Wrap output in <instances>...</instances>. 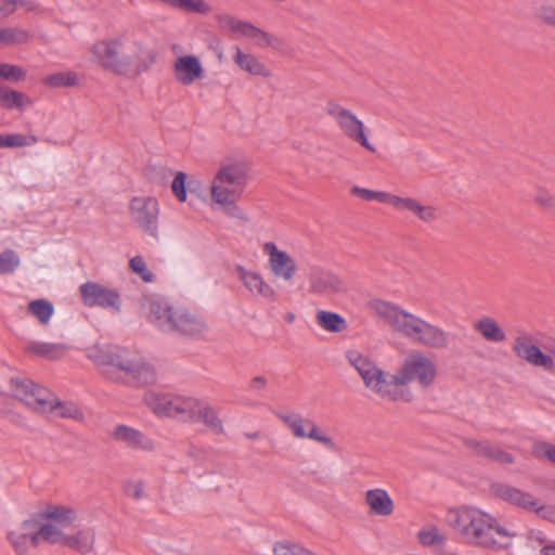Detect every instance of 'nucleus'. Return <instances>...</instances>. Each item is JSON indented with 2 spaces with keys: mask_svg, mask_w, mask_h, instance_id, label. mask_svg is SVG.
I'll list each match as a JSON object with an SVG mask.
<instances>
[{
  "mask_svg": "<svg viewBox=\"0 0 555 555\" xmlns=\"http://www.w3.org/2000/svg\"><path fill=\"white\" fill-rule=\"evenodd\" d=\"M545 456L552 462L555 464V447L553 446H550L547 447V449L545 450Z\"/></svg>",
  "mask_w": 555,
  "mask_h": 555,
  "instance_id": "680f3d73",
  "label": "nucleus"
},
{
  "mask_svg": "<svg viewBox=\"0 0 555 555\" xmlns=\"http://www.w3.org/2000/svg\"><path fill=\"white\" fill-rule=\"evenodd\" d=\"M248 438H250V439H257V438H258V434H257V433H255V434L248 435Z\"/></svg>",
  "mask_w": 555,
  "mask_h": 555,
  "instance_id": "69168bd1",
  "label": "nucleus"
},
{
  "mask_svg": "<svg viewBox=\"0 0 555 555\" xmlns=\"http://www.w3.org/2000/svg\"><path fill=\"white\" fill-rule=\"evenodd\" d=\"M129 266L131 270L139 274L140 278L145 282H153L154 281V274L146 269L145 261L143 257L135 256L130 259Z\"/></svg>",
  "mask_w": 555,
  "mask_h": 555,
  "instance_id": "3c124183",
  "label": "nucleus"
},
{
  "mask_svg": "<svg viewBox=\"0 0 555 555\" xmlns=\"http://www.w3.org/2000/svg\"><path fill=\"white\" fill-rule=\"evenodd\" d=\"M129 215L133 224L145 235L159 236V204L152 196H134L129 203Z\"/></svg>",
  "mask_w": 555,
  "mask_h": 555,
  "instance_id": "f8f14e48",
  "label": "nucleus"
},
{
  "mask_svg": "<svg viewBox=\"0 0 555 555\" xmlns=\"http://www.w3.org/2000/svg\"><path fill=\"white\" fill-rule=\"evenodd\" d=\"M27 309L41 324H47L54 312L52 302L43 298L31 300Z\"/></svg>",
  "mask_w": 555,
  "mask_h": 555,
  "instance_id": "4c0bfd02",
  "label": "nucleus"
},
{
  "mask_svg": "<svg viewBox=\"0 0 555 555\" xmlns=\"http://www.w3.org/2000/svg\"><path fill=\"white\" fill-rule=\"evenodd\" d=\"M247 171L244 163L222 165L216 173L211 188H220L230 194H242L247 181Z\"/></svg>",
  "mask_w": 555,
  "mask_h": 555,
  "instance_id": "2eb2a0df",
  "label": "nucleus"
},
{
  "mask_svg": "<svg viewBox=\"0 0 555 555\" xmlns=\"http://www.w3.org/2000/svg\"><path fill=\"white\" fill-rule=\"evenodd\" d=\"M273 555H315L304 546L289 541L276 542L273 546Z\"/></svg>",
  "mask_w": 555,
  "mask_h": 555,
  "instance_id": "a18cd8bd",
  "label": "nucleus"
},
{
  "mask_svg": "<svg viewBox=\"0 0 555 555\" xmlns=\"http://www.w3.org/2000/svg\"><path fill=\"white\" fill-rule=\"evenodd\" d=\"M236 271L240 280L254 296H259L269 302L275 301L274 288L262 279L260 273L246 270L242 266H237Z\"/></svg>",
  "mask_w": 555,
  "mask_h": 555,
  "instance_id": "4be33fe9",
  "label": "nucleus"
},
{
  "mask_svg": "<svg viewBox=\"0 0 555 555\" xmlns=\"http://www.w3.org/2000/svg\"><path fill=\"white\" fill-rule=\"evenodd\" d=\"M490 491L495 498L526 511H531L537 506V500L532 494L507 483L493 482L490 486Z\"/></svg>",
  "mask_w": 555,
  "mask_h": 555,
  "instance_id": "6ab92c4d",
  "label": "nucleus"
},
{
  "mask_svg": "<svg viewBox=\"0 0 555 555\" xmlns=\"http://www.w3.org/2000/svg\"><path fill=\"white\" fill-rule=\"evenodd\" d=\"M325 112L345 137L371 153L376 152L375 146L367 139L363 121L354 113L332 100L326 102Z\"/></svg>",
  "mask_w": 555,
  "mask_h": 555,
  "instance_id": "9d476101",
  "label": "nucleus"
},
{
  "mask_svg": "<svg viewBox=\"0 0 555 555\" xmlns=\"http://www.w3.org/2000/svg\"><path fill=\"white\" fill-rule=\"evenodd\" d=\"M372 308L393 332L417 345L437 350L447 349L450 345V334L447 331L397 305L374 300Z\"/></svg>",
  "mask_w": 555,
  "mask_h": 555,
  "instance_id": "f03ea898",
  "label": "nucleus"
},
{
  "mask_svg": "<svg viewBox=\"0 0 555 555\" xmlns=\"http://www.w3.org/2000/svg\"><path fill=\"white\" fill-rule=\"evenodd\" d=\"M540 555H555V545H545L541 550Z\"/></svg>",
  "mask_w": 555,
  "mask_h": 555,
  "instance_id": "e2e57ef3",
  "label": "nucleus"
},
{
  "mask_svg": "<svg viewBox=\"0 0 555 555\" xmlns=\"http://www.w3.org/2000/svg\"><path fill=\"white\" fill-rule=\"evenodd\" d=\"M31 104L33 101L27 94L11 89L10 87L0 82V107L4 109H18L22 112Z\"/></svg>",
  "mask_w": 555,
  "mask_h": 555,
  "instance_id": "c85d7f7f",
  "label": "nucleus"
},
{
  "mask_svg": "<svg viewBox=\"0 0 555 555\" xmlns=\"http://www.w3.org/2000/svg\"><path fill=\"white\" fill-rule=\"evenodd\" d=\"M464 444L473 455L478 457H482L500 464H513L515 461L511 453L502 450L488 440L467 438L464 440Z\"/></svg>",
  "mask_w": 555,
  "mask_h": 555,
  "instance_id": "aec40b11",
  "label": "nucleus"
},
{
  "mask_svg": "<svg viewBox=\"0 0 555 555\" xmlns=\"http://www.w3.org/2000/svg\"><path fill=\"white\" fill-rule=\"evenodd\" d=\"M218 22L221 27L229 28L232 31L238 33L241 35H243L245 26L247 25V22L236 20L230 14L218 15Z\"/></svg>",
  "mask_w": 555,
  "mask_h": 555,
  "instance_id": "603ef678",
  "label": "nucleus"
},
{
  "mask_svg": "<svg viewBox=\"0 0 555 555\" xmlns=\"http://www.w3.org/2000/svg\"><path fill=\"white\" fill-rule=\"evenodd\" d=\"M348 291L343 278L331 270L313 267L309 273V293L320 296H333Z\"/></svg>",
  "mask_w": 555,
  "mask_h": 555,
  "instance_id": "ddd939ff",
  "label": "nucleus"
},
{
  "mask_svg": "<svg viewBox=\"0 0 555 555\" xmlns=\"http://www.w3.org/2000/svg\"><path fill=\"white\" fill-rule=\"evenodd\" d=\"M276 416L292 430L296 438H309L328 448L334 447L332 438L324 435L312 420L305 418L300 414H286L282 412L276 413Z\"/></svg>",
  "mask_w": 555,
  "mask_h": 555,
  "instance_id": "4468645a",
  "label": "nucleus"
},
{
  "mask_svg": "<svg viewBox=\"0 0 555 555\" xmlns=\"http://www.w3.org/2000/svg\"><path fill=\"white\" fill-rule=\"evenodd\" d=\"M268 387V379L263 375L253 377L248 383L249 391L256 395H262Z\"/></svg>",
  "mask_w": 555,
  "mask_h": 555,
  "instance_id": "13d9d810",
  "label": "nucleus"
},
{
  "mask_svg": "<svg viewBox=\"0 0 555 555\" xmlns=\"http://www.w3.org/2000/svg\"><path fill=\"white\" fill-rule=\"evenodd\" d=\"M532 511H534L540 517H542L544 519L555 521V506H552V505H550V506L541 505L540 506L539 502L537 501V506Z\"/></svg>",
  "mask_w": 555,
  "mask_h": 555,
  "instance_id": "bf43d9fd",
  "label": "nucleus"
},
{
  "mask_svg": "<svg viewBox=\"0 0 555 555\" xmlns=\"http://www.w3.org/2000/svg\"><path fill=\"white\" fill-rule=\"evenodd\" d=\"M238 196H241V194H230V192L220 188H211L212 201L222 205L228 216L248 222L249 218L247 214L235 204V198Z\"/></svg>",
  "mask_w": 555,
  "mask_h": 555,
  "instance_id": "cd10ccee",
  "label": "nucleus"
},
{
  "mask_svg": "<svg viewBox=\"0 0 555 555\" xmlns=\"http://www.w3.org/2000/svg\"><path fill=\"white\" fill-rule=\"evenodd\" d=\"M43 82L46 86L51 88H68L74 87L78 83V76L76 73L66 70V72H59L51 75H48Z\"/></svg>",
  "mask_w": 555,
  "mask_h": 555,
  "instance_id": "ea45409f",
  "label": "nucleus"
},
{
  "mask_svg": "<svg viewBox=\"0 0 555 555\" xmlns=\"http://www.w3.org/2000/svg\"><path fill=\"white\" fill-rule=\"evenodd\" d=\"M350 192L352 195L359 196L364 201H377L380 203L390 204L391 206L393 205L396 197V195L387 192L373 191L361 186H353Z\"/></svg>",
  "mask_w": 555,
  "mask_h": 555,
  "instance_id": "79ce46f5",
  "label": "nucleus"
},
{
  "mask_svg": "<svg viewBox=\"0 0 555 555\" xmlns=\"http://www.w3.org/2000/svg\"><path fill=\"white\" fill-rule=\"evenodd\" d=\"M80 294L87 306L119 309L120 297L115 289L106 288L94 282H87L80 286Z\"/></svg>",
  "mask_w": 555,
  "mask_h": 555,
  "instance_id": "f3484780",
  "label": "nucleus"
},
{
  "mask_svg": "<svg viewBox=\"0 0 555 555\" xmlns=\"http://www.w3.org/2000/svg\"><path fill=\"white\" fill-rule=\"evenodd\" d=\"M144 401L158 415L176 417L183 422L195 418L197 400L194 398L150 391L145 393Z\"/></svg>",
  "mask_w": 555,
  "mask_h": 555,
  "instance_id": "1a4fd4ad",
  "label": "nucleus"
},
{
  "mask_svg": "<svg viewBox=\"0 0 555 555\" xmlns=\"http://www.w3.org/2000/svg\"><path fill=\"white\" fill-rule=\"evenodd\" d=\"M144 488L145 483L142 480H129L124 486L126 495L137 501L145 496Z\"/></svg>",
  "mask_w": 555,
  "mask_h": 555,
  "instance_id": "5fc2aeb1",
  "label": "nucleus"
},
{
  "mask_svg": "<svg viewBox=\"0 0 555 555\" xmlns=\"http://www.w3.org/2000/svg\"><path fill=\"white\" fill-rule=\"evenodd\" d=\"M243 36L253 40L256 46L260 48H272L273 50L286 54L288 50V46L284 39L281 37L270 34L251 23L247 22L245 26Z\"/></svg>",
  "mask_w": 555,
  "mask_h": 555,
  "instance_id": "5701e85b",
  "label": "nucleus"
},
{
  "mask_svg": "<svg viewBox=\"0 0 555 555\" xmlns=\"http://www.w3.org/2000/svg\"><path fill=\"white\" fill-rule=\"evenodd\" d=\"M188 455L195 460H203L204 450L194 446H191L188 450Z\"/></svg>",
  "mask_w": 555,
  "mask_h": 555,
  "instance_id": "052dcab7",
  "label": "nucleus"
},
{
  "mask_svg": "<svg viewBox=\"0 0 555 555\" xmlns=\"http://www.w3.org/2000/svg\"><path fill=\"white\" fill-rule=\"evenodd\" d=\"M346 358L351 366L359 373L364 385L382 399L398 401L403 398L402 391L393 387L387 374L367 357L358 350H348Z\"/></svg>",
  "mask_w": 555,
  "mask_h": 555,
  "instance_id": "39448f33",
  "label": "nucleus"
},
{
  "mask_svg": "<svg viewBox=\"0 0 555 555\" xmlns=\"http://www.w3.org/2000/svg\"><path fill=\"white\" fill-rule=\"evenodd\" d=\"M418 540L424 545L441 544L444 542V537L440 535L436 528L430 530L418 531Z\"/></svg>",
  "mask_w": 555,
  "mask_h": 555,
  "instance_id": "4d7b16f0",
  "label": "nucleus"
},
{
  "mask_svg": "<svg viewBox=\"0 0 555 555\" xmlns=\"http://www.w3.org/2000/svg\"><path fill=\"white\" fill-rule=\"evenodd\" d=\"M392 206L400 210H409L427 223L434 222L438 218L436 207L431 205H423L413 197H401L396 195Z\"/></svg>",
  "mask_w": 555,
  "mask_h": 555,
  "instance_id": "393cba45",
  "label": "nucleus"
},
{
  "mask_svg": "<svg viewBox=\"0 0 555 555\" xmlns=\"http://www.w3.org/2000/svg\"><path fill=\"white\" fill-rule=\"evenodd\" d=\"M20 263V257L14 250H4L3 253L0 254V274L13 273L17 269Z\"/></svg>",
  "mask_w": 555,
  "mask_h": 555,
  "instance_id": "49530a36",
  "label": "nucleus"
},
{
  "mask_svg": "<svg viewBox=\"0 0 555 555\" xmlns=\"http://www.w3.org/2000/svg\"><path fill=\"white\" fill-rule=\"evenodd\" d=\"M317 324L330 333H341L348 328L346 319L337 312L319 310L315 314Z\"/></svg>",
  "mask_w": 555,
  "mask_h": 555,
  "instance_id": "7c9ffc66",
  "label": "nucleus"
},
{
  "mask_svg": "<svg viewBox=\"0 0 555 555\" xmlns=\"http://www.w3.org/2000/svg\"><path fill=\"white\" fill-rule=\"evenodd\" d=\"M193 421H202L216 434H221L223 431L222 422L218 417L217 412L214 410V408L208 404H202L199 401H197L195 418Z\"/></svg>",
  "mask_w": 555,
  "mask_h": 555,
  "instance_id": "c9c22d12",
  "label": "nucleus"
},
{
  "mask_svg": "<svg viewBox=\"0 0 555 555\" xmlns=\"http://www.w3.org/2000/svg\"><path fill=\"white\" fill-rule=\"evenodd\" d=\"M186 178L188 176L185 172L178 171L171 182V191L180 202L186 201Z\"/></svg>",
  "mask_w": 555,
  "mask_h": 555,
  "instance_id": "8fccbe9b",
  "label": "nucleus"
},
{
  "mask_svg": "<svg viewBox=\"0 0 555 555\" xmlns=\"http://www.w3.org/2000/svg\"><path fill=\"white\" fill-rule=\"evenodd\" d=\"M36 135H24L21 133H4L0 134V149L5 147H23L37 143Z\"/></svg>",
  "mask_w": 555,
  "mask_h": 555,
  "instance_id": "a19ab883",
  "label": "nucleus"
},
{
  "mask_svg": "<svg viewBox=\"0 0 555 555\" xmlns=\"http://www.w3.org/2000/svg\"><path fill=\"white\" fill-rule=\"evenodd\" d=\"M512 350L528 364L555 374V340L537 341L531 333L522 332L515 337Z\"/></svg>",
  "mask_w": 555,
  "mask_h": 555,
  "instance_id": "6e6552de",
  "label": "nucleus"
},
{
  "mask_svg": "<svg viewBox=\"0 0 555 555\" xmlns=\"http://www.w3.org/2000/svg\"><path fill=\"white\" fill-rule=\"evenodd\" d=\"M8 540L11 543L17 555H25L27 552V542L29 539L24 538L20 532L15 529H11L8 532Z\"/></svg>",
  "mask_w": 555,
  "mask_h": 555,
  "instance_id": "864d4df0",
  "label": "nucleus"
},
{
  "mask_svg": "<svg viewBox=\"0 0 555 555\" xmlns=\"http://www.w3.org/2000/svg\"><path fill=\"white\" fill-rule=\"evenodd\" d=\"M173 75L178 82L190 86L204 77V68L195 55L179 56L173 63Z\"/></svg>",
  "mask_w": 555,
  "mask_h": 555,
  "instance_id": "412c9836",
  "label": "nucleus"
},
{
  "mask_svg": "<svg viewBox=\"0 0 555 555\" xmlns=\"http://www.w3.org/2000/svg\"><path fill=\"white\" fill-rule=\"evenodd\" d=\"M38 544L40 541H47L51 544L63 545L65 534L61 532L56 526L52 524H39Z\"/></svg>",
  "mask_w": 555,
  "mask_h": 555,
  "instance_id": "37998d69",
  "label": "nucleus"
},
{
  "mask_svg": "<svg viewBox=\"0 0 555 555\" xmlns=\"http://www.w3.org/2000/svg\"><path fill=\"white\" fill-rule=\"evenodd\" d=\"M128 41L131 42L133 51L131 54H127L129 60L127 76L138 77L152 69L153 65L157 62L158 50L155 38L150 34L145 24L137 25L129 33Z\"/></svg>",
  "mask_w": 555,
  "mask_h": 555,
  "instance_id": "0eeeda50",
  "label": "nucleus"
},
{
  "mask_svg": "<svg viewBox=\"0 0 555 555\" xmlns=\"http://www.w3.org/2000/svg\"><path fill=\"white\" fill-rule=\"evenodd\" d=\"M285 320H286V322H288V323H293V322H294V320H295V314H294L293 312H288V313H286V315H285Z\"/></svg>",
  "mask_w": 555,
  "mask_h": 555,
  "instance_id": "0e129e2a",
  "label": "nucleus"
},
{
  "mask_svg": "<svg viewBox=\"0 0 555 555\" xmlns=\"http://www.w3.org/2000/svg\"><path fill=\"white\" fill-rule=\"evenodd\" d=\"M95 540V533L92 529H83L74 535L65 534L63 545L75 550L81 554L92 551Z\"/></svg>",
  "mask_w": 555,
  "mask_h": 555,
  "instance_id": "c756f323",
  "label": "nucleus"
},
{
  "mask_svg": "<svg viewBox=\"0 0 555 555\" xmlns=\"http://www.w3.org/2000/svg\"><path fill=\"white\" fill-rule=\"evenodd\" d=\"M128 40L129 31H124L118 37L94 43L92 53L104 69L127 76L129 60L127 54H122L121 48Z\"/></svg>",
  "mask_w": 555,
  "mask_h": 555,
  "instance_id": "9b49d317",
  "label": "nucleus"
},
{
  "mask_svg": "<svg viewBox=\"0 0 555 555\" xmlns=\"http://www.w3.org/2000/svg\"><path fill=\"white\" fill-rule=\"evenodd\" d=\"M534 16L540 23L555 28V3H542L535 9Z\"/></svg>",
  "mask_w": 555,
  "mask_h": 555,
  "instance_id": "09e8293b",
  "label": "nucleus"
},
{
  "mask_svg": "<svg viewBox=\"0 0 555 555\" xmlns=\"http://www.w3.org/2000/svg\"><path fill=\"white\" fill-rule=\"evenodd\" d=\"M437 374L436 363L423 351L413 350L404 359L400 370L390 376V380L397 389L411 383L427 389L435 384Z\"/></svg>",
  "mask_w": 555,
  "mask_h": 555,
  "instance_id": "423d86ee",
  "label": "nucleus"
},
{
  "mask_svg": "<svg viewBox=\"0 0 555 555\" xmlns=\"http://www.w3.org/2000/svg\"><path fill=\"white\" fill-rule=\"evenodd\" d=\"M234 63L244 72L250 75L269 78L271 70L258 57L250 53H244L238 47L233 55Z\"/></svg>",
  "mask_w": 555,
  "mask_h": 555,
  "instance_id": "bb28decb",
  "label": "nucleus"
},
{
  "mask_svg": "<svg viewBox=\"0 0 555 555\" xmlns=\"http://www.w3.org/2000/svg\"><path fill=\"white\" fill-rule=\"evenodd\" d=\"M446 521L463 542L482 548H506L515 535L496 518L473 506L450 508Z\"/></svg>",
  "mask_w": 555,
  "mask_h": 555,
  "instance_id": "f257e3e1",
  "label": "nucleus"
},
{
  "mask_svg": "<svg viewBox=\"0 0 555 555\" xmlns=\"http://www.w3.org/2000/svg\"><path fill=\"white\" fill-rule=\"evenodd\" d=\"M533 201L543 209H553L555 207V195L542 185L535 186Z\"/></svg>",
  "mask_w": 555,
  "mask_h": 555,
  "instance_id": "de8ad7c7",
  "label": "nucleus"
},
{
  "mask_svg": "<svg viewBox=\"0 0 555 555\" xmlns=\"http://www.w3.org/2000/svg\"><path fill=\"white\" fill-rule=\"evenodd\" d=\"M474 328L488 341L502 343L506 339L503 328L490 317H483L478 320Z\"/></svg>",
  "mask_w": 555,
  "mask_h": 555,
  "instance_id": "2f4dec72",
  "label": "nucleus"
},
{
  "mask_svg": "<svg viewBox=\"0 0 555 555\" xmlns=\"http://www.w3.org/2000/svg\"><path fill=\"white\" fill-rule=\"evenodd\" d=\"M41 516L46 519L53 520L61 527H68L76 520V512L64 505H51Z\"/></svg>",
  "mask_w": 555,
  "mask_h": 555,
  "instance_id": "72a5a7b5",
  "label": "nucleus"
},
{
  "mask_svg": "<svg viewBox=\"0 0 555 555\" xmlns=\"http://www.w3.org/2000/svg\"><path fill=\"white\" fill-rule=\"evenodd\" d=\"M147 319L160 331L190 338H201L207 325L198 314L184 307H173L164 299L147 301Z\"/></svg>",
  "mask_w": 555,
  "mask_h": 555,
  "instance_id": "20e7f679",
  "label": "nucleus"
},
{
  "mask_svg": "<svg viewBox=\"0 0 555 555\" xmlns=\"http://www.w3.org/2000/svg\"><path fill=\"white\" fill-rule=\"evenodd\" d=\"M112 438L124 442L133 449H140L143 451L154 450V442L152 439L145 436L142 431L127 425H117L112 433Z\"/></svg>",
  "mask_w": 555,
  "mask_h": 555,
  "instance_id": "b1692460",
  "label": "nucleus"
},
{
  "mask_svg": "<svg viewBox=\"0 0 555 555\" xmlns=\"http://www.w3.org/2000/svg\"><path fill=\"white\" fill-rule=\"evenodd\" d=\"M132 370L128 371L131 383L137 386L152 385L156 382V372L154 367L144 362H133Z\"/></svg>",
  "mask_w": 555,
  "mask_h": 555,
  "instance_id": "473e14b6",
  "label": "nucleus"
},
{
  "mask_svg": "<svg viewBox=\"0 0 555 555\" xmlns=\"http://www.w3.org/2000/svg\"><path fill=\"white\" fill-rule=\"evenodd\" d=\"M129 351L119 346L93 347L89 350L88 357L96 365H111L128 373L132 370V363L129 358Z\"/></svg>",
  "mask_w": 555,
  "mask_h": 555,
  "instance_id": "dca6fc26",
  "label": "nucleus"
},
{
  "mask_svg": "<svg viewBox=\"0 0 555 555\" xmlns=\"http://www.w3.org/2000/svg\"><path fill=\"white\" fill-rule=\"evenodd\" d=\"M11 396L38 413L55 412L63 418L83 420V412L72 401H61L49 389L35 384L28 378L13 377L10 379Z\"/></svg>",
  "mask_w": 555,
  "mask_h": 555,
  "instance_id": "7ed1b4c3",
  "label": "nucleus"
},
{
  "mask_svg": "<svg viewBox=\"0 0 555 555\" xmlns=\"http://www.w3.org/2000/svg\"><path fill=\"white\" fill-rule=\"evenodd\" d=\"M365 503L372 514L389 516L393 513L395 503L388 492L382 488H375L365 492Z\"/></svg>",
  "mask_w": 555,
  "mask_h": 555,
  "instance_id": "a878e982",
  "label": "nucleus"
},
{
  "mask_svg": "<svg viewBox=\"0 0 555 555\" xmlns=\"http://www.w3.org/2000/svg\"><path fill=\"white\" fill-rule=\"evenodd\" d=\"M39 524L35 518H29L21 522L14 529L20 532L24 538L29 539V542L33 546H38V531Z\"/></svg>",
  "mask_w": 555,
  "mask_h": 555,
  "instance_id": "c03bdc74",
  "label": "nucleus"
},
{
  "mask_svg": "<svg viewBox=\"0 0 555 555\" xmlns=\"http://www.w3.org/2000/svg\"><path fill=\"white\" fill-rule=\"evenodd\" d=\"M17 8H24L27 12L39 11V5L35 0H0V16L9 17Z\"/></svg>",
  "mask_w": 555,
  "mask_h": 555,
  "instance_id": "58836bf2",
  "label": "nucleus"
},
{
  "mask_svg": "<svg viewBox=\"0 0 555 555\" xmlns=\"http://www.w3.org/2000/svg\"><path fill=\"white\" fill-rule=\"evenodd\" d=\"M263 250L269 255V268L271 272L284 281H291L296 271L295 260L284 250H280L273 242L263 245Z\"/></svg>",
  "mask_w": 555,
  "mask_h": 555,
  "instance_id": "a211bd4d",
  "label": "nucleus"
},
{
  "mask_svg": "<svg viewBox=\"0 0 555 555\" xmlns=\"http://www.w3.org/2000/svg\"><path fill=\"white\" fill-rule=\"evenodd\" d=\"M31 38L28 30L18 27L0 28V44L20 46L27 43Z\"/></svg>",
  "mask_w": 555,
  "mask_h": 555,
  "instance_id": "e433bc0d",
  "label": "nucleus"
},
{
  "mask_svg": "<svg viewBox=\"0 0 555 555\" xmlns=\"http://www.w3.org/2000/svg\"><path fill=\"white\" fill-rule=\"evenodd\" d=\"M27 350L42 358L56 360L64 356L66 346L63 344L34 341L27 346Z\"/></svg>",
  "mask_w": 555,
  "mask_h": 555,
  "instance_id": "f704fd0d",
  "label": "nucleus"
},
{
  "mask_svg": "<svg viewBox=\"0 0 555 555\" xmlns=\"http://www.w3.org/2000/svg\"><path fill=\"white\" fill-rule=\"evenodd\" d=\"M177 9L196 13H207L209 11V7L204 0H179Z\"/></svg>",
  "mask_w": 555,
  "mask_h": 555,
  "instance_id": "6e6d98bb",
  "label": "nucleus"
}]
</instances>
